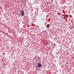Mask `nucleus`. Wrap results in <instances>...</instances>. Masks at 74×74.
Instances as JSON below:
<instances>
[{
	"label": "nucleus",
	"mask_w": 74,
	"mask_h": 74,
	"mask_svg": "<svg viewBox=\"0 0 74 74\" xmlns=\"http://www.w3.org/2000/svg\"><path fill=\"white\" fill-rule=\"evenodd\" d=\"M48 50H49L50 49V48H49V47H48Z\"/></svg>",
	"instance_id": "nucleus-7"
},
{
	"label": "nucleus",
	"mask_w": 74,
	"mask_h": 74,
	"mask_svg": "<svg viewBox=\"0 0 74 74\" xmlns=\"http://www.w3.org/2000/svg\"><path fill=\"white\" fill-rule=\"evenodd\" d=\"M36 57H37V58H38V59H40V58H39V57H37V56H35L34 58V59H35V58H36Z\"/></svg>",
	"instance_id": "nucleus-3"
},
{
	"label": "nucleus",
	"mask_w": 74,
	"mask_h": 74,
	"mask_svg": "<svg viewBox=\"0 0 74 74\" xmlns=\"http://www.w3.org/2000/svg\"><path fill=\"white\" fill-rule=\"evenodd\" d=\"M54 45H55V44H54Z\"/></svg>",
	"instance_id": "nucleus-11"
},
{
	"label": "nucleus",
	"mask_w": 74,
	"mask_h": 74,
	"mask_svg": "<svg viewBox=\"0 0 74 74\" xmlns=\"http://www.w3.org/2000/svg\"><path fill=\"white\" fill-rule=\"evenodd\" d=\"M52 48H54V47H53V46H52Z\"/></svg>",
	"instance_id": "nucleus-8"
},
{
	"label": "nucleus",
	"mask_w": 74,
	"mask_h": 74,
	"mask_svg": "<svg viewBox=\"0 0 74 74\" xmlns=\"http://www.w3.org/2000/svg\"><path fill=\"white\" fill-rule=\"evenodd\" d=\"M64 18H66V16H64Z\"/></svg>",
	"instance_id": "nucleus-10"
},
{
	"label": "nucleus",
	"mask_w": 74,
	"mask_h": 74,
	"mask_svg": "<svg viewBox=\"0 0 74 74\" xmlns=\"http://www.w3.org/2000/svg\"><path fill=\"white\" fill-rule=\"evenodd\" d=\"M49 25H47V26H46V27L47 28H49Z\"/></svg>",
	"instance_id": "nucleus-5"
},
{
	"label": "nucleus",
	"mask_w": 74,
	"mask_h": 74,
	"mask_svg": "<svg viewBox=\"0 0 74 74\" xmlns=\"http://www.w3.org/2000/svg\"><path fill=\"white\" fill-rule=\"evenodd\" d=\"M21 14L22 16H23L25 15V13L23 10H22L21 12Z\"/></svg>",
	"instance_id": "nucleus-2"
},
{
	"label": "nucleus",
	"mask_w": 74,
	"mask_h": 74,
	"mask_svg": "<svg viewBox=\"0 0 74 74\" xmlns=\"http://www.w3.org/2000/svg\"><path fill=\"white\" fill-rule=\"evenodd\" d=\"M42 64L40 63H38V65H37V67L38 68H41L42 67Z\"/></svg>",
	"instance_id": "nucleus-1"
},
{
	"label": "nucleus",
	"mask_w": 74,
	"mask_h": 74,
	"mask_svg": "<svg viewBox=\"0 0 74 74\" xmlns=\"http://www.w3.org/2000/svg\"><path fill=\"white\" fill-rule=\"evenodd\" d=\"M37 15H38V13H37Z\"/></svg>",
	"instance_id": "nucleus-12"
},
{
	"label": "nucleus",
	"mask_w": 74,
	"mask_h": 74,
	"mask_svg": "<svg viewBox=\"0 0 74 74\" xmlns=\"http://www.w3.org/2000/svg\"><path fill=\"white\" fill-rule=\"evenodd\" d=\"M69 16V15H68L66 14L65 15V16L66 17V18H68V16Z\"/></svg>",
	"instance_id": "nucleus-6"
},
{
	"label": "nucleus",
	"mask_w": 74,
	"mask_h": 74,
	"mask_svg": "<svg viewBox=\"0 0 74 74\" xmlns=\"http://www.w3.org/2000/svg\"><path fill=\"white\" fill-rule=\"evenodd\" d=\"M56 40H57V38H54V41H56Z\"/></svg>",
	"instance_id": "nucleus-4"
},
{
	"label": "nucleus",
	"mask_w": 74,
	"mask_h": 74,
	"mask_svg": "<svg viewBox=\"0 0 74 74\" xmlns=\"http://www.w3.org/2000/svg\"><path fill=\"white\" fill-rule=\"evenodd\" d=\"M22 23H23V21H22Z\"/></svg>",
	"instance_id": "nucleus-9"
}]
</instances>
